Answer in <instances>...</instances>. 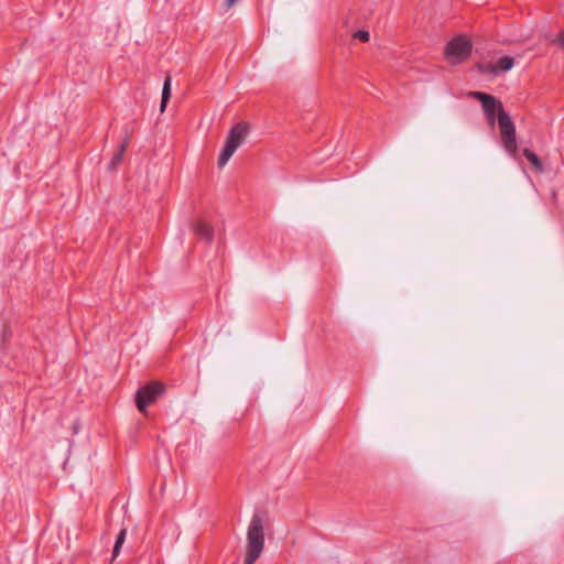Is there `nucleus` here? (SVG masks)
Returning a JSON list of instances; mask_svg holds the SVG:
<instances>
[{"label":"nucleus","instance_id":"nucleus-11","mask_svg":"<svg viewBox=\"0 0 564 564\" xmlns=\"http://www.w3.org/2000/svg\"><path fill=\"white\" fill-rule=\"evenodd\" d=\"M126 535H127V530L123 528L120 530V532L117 535V539H116V542H115V545L112 549V558H116L119 555L121 546L124 543Z\"/></svg>","mask_w":564,"mask_h":564},{"label":"nucleus","instance_id":"nucleus-3","mask_svg":"<svg viewBox=\"0 0 564 564\" xmlns=\"http://www.w3.org/2000/svg\"><path fill=\"white\" fill-rule=\"evenodd\" d=\"M248 133V122L241 121L231 127L227 134L225 145L218 158L217 163L219 167H223L227 164L236 150L246 141Z\"/></svg>","mask_w":564,"mask_h":564},{"label":"nucleus","instance_id":"nucleus-13","mask_svg":"<svg viewBox=\"0 0 564 564\" xmlns=\"http://www.w3.org/2000/svg\"><path fill=\"white\" fill-rule=\"evenodd\" d=\"M553 43H555V44H557V45H560L561 47L564 48V31H561L557 34L556 39L553 40Z\"/></svg>","mask_w":564,"mask_h":564},{"label":"nucleus","instance_id":"nucleus-9","mask_svg":"<svg viewBox=\"0 0 564 564\" xmlns=\"http://www.w3.org/2000/svg\"><path fill=\"white\" fill-rule=\"evenodd\" d=\"M171 83L172 78L171 76H166L163 88H162V98H161V111H164L170 98H171Z\"/></svg>","mask_w":564,"mask_h":564},{"label":"nucleus","instance_id":"nucleus-8","mask_svg":"<svg viewBox=\"0 0 564 564\" xmlns=\"http://www.w3.org/2000/svg\"><path fill=\"white\" fill-rule=\"evenodd\" d=\"M129 144V138L126 137V139L122 141V143L119 145L118 151L113 154L111 161L108 164L109 171L117 170L118 165L121 163L123 153L127 150Z\"/></svg>","mask_w":564,"mask_h":564},{"label":"nucleus","instance_id":"nucleus-7","mask_svg":"<svg viewBox=\"0 0 564 564\" xmlns=\"http://www.w3.org/2000/svg\"><path fill=\"white\" fill-rule=\"evenodd\" d=\"M193 231L200 239L210 243L213 241L214 231L213 227L205 220L198 219L193 223Z\"/></svg>","mask_w":564,"mask_h":564},{"label":"nucleus","instance_id":"nucleus-2","mask_svg":"<svg viewBox=\"0 0 564 564\" xmlns=\"http://www.w3.org/2000/svg\"><path fill=\"white\" fill-rule=\"evenodd\" d=\"M268 519L265 511L253 513L248 531L247 547L243 564H254L264 549V522Z\"/></svg>","mask_w":564,"mask_h":564},{"label":"nucleus","instance_id":"nucleus-12","mask_svg":"<svg viewBox=\"0 0 564 564\" xmlns=\"http://www.w3.org/2000/svg\"><path fill=\"white\" fill-rule=\"evenodd\" d=\"M352 37L354 39H358L360 40L361 42L366 43L370 40V34L368 31L366 30H358L356 31L354 34H352Z\"/></svg>","mask_w":564,"mask_h":564},{"label":"nucleus","instance_id":"nucleus-5","mask_svg":"<svg viewBox=\"0 0 564 564\" xmlns=\"http://www.w3.org/2000/svg\"><path fill=\"white\" fill-rule=\"evenodd\" d=\"M471 53V43L465 36H456L445 46L447 57L454 58L456 63L466 59Z\"/></svg>","mask_w":564,"mask_h":564},{"label":"nucleus","instance_id":"nucleus-4","mask_svg":"<svg viewBox=\"0 0 564 564\" xmlns=\"http://www.w3.org/2000/svg\"><path fill=\"white\" fill-rule=\"evenodd\" d=\"M164 393V384L161 382H151L145 384L135 393V405L141 413H147V409L153 404Z\"/></svg>","mask_w":564,"mask_h":564},{"label":"nucleus","instance_id":"nucleus-14","mask_svg":"<svg viewBox=\"0 0 564 564\" xmlns=\"http://www.w3.org/2000/svg\"><path fill=\"white\" fill-rule=\"evenodd\" d=\"M236 1H237V0H226V7H227V8L232 7V6L235 4V2H236Z\"/></svg>","mask_w":564,"mask_h":564},{"label":"nucleus","instance_id":"nucleus-10","mask_svg":"<svg viewBox=\"0 0 564 564\" xmlns=\"http://www.w3.org/2000/svg\"><path fill=\"white\" fill-rule=\"evenodd\" d=\"M523 155L525 159L536 169L538 172L543 171V164L540 158L530 149H523Z\"/></svg>","mask_w":564,"mask_h":564},{"label":"nucleus","instance_id":"nucleus-1","mask_svg":"<svg viewBox=\"0 0 564 564\" xmlns=\"http://www.w3.org/2000/svg\"><path fill=\"white\" fill-rule=\"evenodd\" d=\"M468 97L481 104L484 115L491 129L495 128L496 122L498 123L505 151L516 158L518 152L516 124L505 110L502 102L490 94L477 90L469 91Z\"/></svg>","mask_w":564,"mask_h":564},{"label":"nucleus","instance_id":"nucleus-6","mask_svg":"<svg viewBox=\"0 0 564 564\" xmlns=\"http://www.w3.org/2000/svg\"><path fill=\"white\" fill-rule=\"evenodd\" d=\"M514 66V58L511 56H502L496 63L479 64L478 68L482 74L498 76L501 73L509 72Z\"/></svg>","mask_w":564,"mask_h":564}]
</instances>
